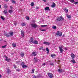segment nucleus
<instances>
[{"instance_id":"13","label":"nucleus","mask_w":78,"mask_h":78,"mask_svg":"<svg viewBox=\"0 0 78 78\" xmlns=\"http://www.w3.org/2000/svg\"><path fill=\"white\" fill-rule=\"evenodd\" d=\"M71 57L72 59H74V58H75V55L73 54L72 53L71 55Z\"/></svg>"},{"instance_id":"6","label":"nucleus","mask_w":78,"mask_h":78,"mask_svg":"<svg viewBox=\"0 0 78 78\" xmlns=\"http://www.w3.org/2000/svg\"><path fill=\"white\" fill-rule=\"evenodd\" d=\"M43 44L47 45H50V43L47 41H44V42Z\"/></svg>"},{"instance_id":"42","label":"nucleus","mask_w":78,"mask_h":78,"mask_svg":"<svg viewBox=\"0 0 78 78\" xmlns=\"http://www.w3.org/2000/svg\"><path fill=\"white\" fill-rule=\"evenodd\" d=\"M16 71L17 72H20V69H16Z\"/></svg>"},{"instance_id":"22","label":"nucleus","mask_w":78,"mask_h":78,"mask_svg":"<svg viewBox=\"0 0 78 78\" xmlns=\"http://www.w3.org/2000/svg\"><path fill=\"white\" fill-rule=\"evenodd\" d=\"M25 64V63L24 62H21V63L20 64V66H23Z\"/></svg>"},{"instance_id":"40","label":"nucleus","mask_w":78,"mask_h":78,"mask_svg":"<svg viewBox=\"0 0 78 78\" xmlns=\"http://www.w3.org/2000/svg\"><path fill=\"white\" fill-rule=\"evenodd\" d=\"M65 10L66 12H68V9H66Z\"/></svg>"},{"instance_id":"57","label":"nucleus","mask_w":78,"mask_h":78,"mask_svg":"<svg viewBox=\"0 0 78 78\" xmlns=\"http://www.w3.org/2000/svg\"><path fill=\"white\" fill-rule=\"evenodd\" d=\"M1 5H0V8H1Z\"/></svg>"},{"instance_id":"31","label":"nucleus","mask_w":78,"mask_h":78,"mask_svg":"<svg viewBox=\"0 0 78 78\" xmlns=\"http://www.w3.org/2000/svg\"><path fill=\"white\" fill-rule=\"evenodd\" d=\"M52 28H53V29H54V30H55V29H56V27L55 26H53L52 27Z\"/></svg>"},{"instance_id":"32","label":"nucleus","mask_w":78,"mask_h":78,"mask_svg":"<svg viewBox=\"0 0 78 78\" xmlns=\"http://www.w3.org/2000/svg\"><path fill=\"white\" fill-rule=\"evenodd\" d=\"M1 19H2V20H5V18H4V17H3V16H1Z\"/></svg>"},{"instance_id":"24","label":"nucleus","mask_w":78,"mask_h":78,"mask_svg":"<svg viewBox=\"0 0 78 78\" xmlns=\"http://www.w3.org/2000/svg\"><path fill=\"white\" fill-rule=\"evenodd\" d=\"M69 2L74 4V2H75V1H74V0H71L69 1Z\"/></svg>"},{"instance_id":"33","label":"nucleus","mask_w":78,"mask_h":78,"mask_svg":"<svg viewBox=\"0 0 78 78\" xmlns=\"http://www.w3.org/2000/svg\"><path fill=\"white\" fill-rule=\"evenodd\" d=\"M46 51H48L47 53H49V49H48V48H47L46 49Z\"/></svg>"},{"instance_id":"27","label":"nucleus","mask_w":78,"mask_h":78,"mask_svg":"<svg viewBox=\"0 0 78 78\" xmlns=\"http://www.w3.org/2000/svg\"><path fill=\"white\" fill-rule=\"evenodd\" d=\"M71 61L72 62L73 64H75V63H76V62L75 61V60L74 59L72 60Z\"/></svg>"},{"instance_id":"21","label":"nucleus","mask_w":78,"mask_h":78,"mask_svg":"<svg viewBox=\"0 0 78 78\" xmlns=\"http://www.w3.org/2000/svg\"><path fill=\"white\" fill-rule=\"evenodd\" d=\"M9 13H10V14H11L12 12V10L9 9Z\"/></svg>"},{"instance_id":"23","label":"nucleus","mask_w":78,"mask_h":78,"mask_svg":"<svg viewBox=\"0 0 78 78\" xmlns=\"http://www.w3.org/2000/svg\"><path fill=\"white\" fill-rule=\"evenodd\" d=\"M56 56V55L54 54H52L51 55V56L52 58H54V56Z\"/></svg>"},{"instance_id":"16","label":"nucleus","mask_w":78,"mask_h":78,"mask_svg":"<svg viewBox=\"0 0 78 78\" xmlns=\"http://www.w3.org/2000/svg\"><path fill=\"white\" fill-rule=\"evenodd\" d=\"M21 35L23 37H24V31H21Z\"/></svg>"},{"instance_id":"45","label":"nucleus","mask_w":78,"mask_h":78,"mask_svg":"<svg viewBox=\"0 0 78 78\" xmlns=\"http://www.w3.org/2000/svg\"><path fill=\"white\" fill-rule=\"evenodd\" d=\"M13 67H14V68H15V69H16V68H17L16 65H13Z\"/></svg>"},{"instance_id":"36","label":"nucleus","mask_w":78,"mask_h":78,"mask_svg":"<svg viewBox=\"0 0 78 78\" xmlns=\"http://www.w3.org/2000/svg\"><path fill=\"white\" fill-rule=\"evenodd\" d=\"M26 19L27 20H30V17H28V16H26Z\"/></svg>"},{"instance_id":"25","label":"nucleus","mask_w":78,"mask_h":78,"mask_svg":"<svg viewBox=\"0 0 78 78\" xmlns=\"http://www.w3.org/2000/svg\"><path fill=\"white\" fill-rule=\"evenodd\" d=\"M4 14H7V13H8V12H7V9L4 10Z\"/></svg>"},{"instance_id":"43","label":"nucleus","mask_w":78,"mask_h":78,"mask_svg":"<svg viewBox=\"0 0 78 78\" xmlns=\"http://www.w3.org/2000/svg\"><path fill=\"white\" fill-rule=\"evenodd\" d=\"M74 4H75V5H78V2H74Z\"/></svg>"},{"instance_id":"39","label":"nucleus","mask_w":78,"mask_h":78,"mask_svg":"<svg viewBox=\"0 0 78 78\" xmlns=\"http://www.w3.org/2000/svg\"><path fill=\"white\" fill-rule=\"evenodd\" d=\"M49 64L51 65V66H54V64H53V62H51L49 63Z\"/></svg>"},{"instance_id":"53","label":"nucleus","mask_w":78,"mask_h":78,"mask_svg":"<svg viewBox=\"0 0 78 78\" xmlns=\"http://www.w3.org/2000/svg\"><path fill=\"white\" fill-rule=\"evenodd\" d=\"M10 9H12V6H10Z\"/></svg>"},{"instance_id":"46","label":"nucleus","mask_w":78,"mask_h":78,"mask_svg":"<svg viewBox=\"0 0 78 78\" xmlns=\"http://www.w3.org/2000/svg\"><path fill=\"white\" fill-rule=\"evenodd\" d=\"M30 41H31V40H33V37H31L30 39Z\"/></svg>"},{"instance_id":"19","label":"nucleus","mask_w":78,"mask_h":78,"mask_svg":"<svg viewBox=\"0 0 78 78\" xmlns=\"http://www.w3.org/2000/svg\"><path fill=\"white\" fill-rule=\"evenodd\" d=\"M34 59L35 61V62H37V61L39 60V59H37V58H34Z\"/></svg>"},{"instance_id":"11","label":"nucleus","mask_w":78,"mask_h":78,"mask_svg":"<svg viewBox=\"0 0 78 78\" xmlns=\"http://www.w3.org/2000/svg\"><path fill=\"white\" fill-rule=\"evenodd\" d=\"M9 33L10 35V36L11 37H12V36H13V32H9Z\"/></svg>"},{"instance_id":"8","label":"nucleus","mask_w":78,"mask_h":78,"mask_svg":"<svg viewBox=\"0 0 78 78\" xmlns=\"http://www.w3.org/2000/svg\"><path fill=\"white\" fill-rule=\"evenodd\" d=\"M31 25L32 27L33 28H36L37 27V26L36 24H32Z\"/></svg>"},{"instance_id":"17","label":"nucleus","mask_w":78,"mask_h":78,"mask_svg":"<svg viewBox=\"0 0 78 78\" xmlns=\"http://www.w3.org/2000/svg\"><path fill=\"white\" fill-rule=\"evenodd\" d=\"M34 44H38V41L36 40H35L34 41Z\"/></svg>"},{"instance_id":"44","label":"nucleus","mask_w":78,"mask_h":78,"mask_svg":"<svg viewBox=\"0 0 78 78\" xmlns=\"http://www.w3.org/2000/svg\"><path fill=\"white\" fill-rule=\"evenodd\" d=\"M4 8H5V9H6V8H7V6H6V5H4Z\"/></svg>"},{"instance_id":"29","label":"nucleus","mask_w":78,"mask_h":78,"mask_svg":"<svg viewBox=\"0 0 78 78\" xmlns=\"http://www.w3.org/2000/svg\"><path fill=\"white\" fill-rule=\"evenodd\" d=\"M12 45L13 47H16V44L14 43H13L12 44Z\"/></svg>"},{"instance_id":"56","label":"nucleus","mask_w":78,"mask_h":78,"mask_svg":"<svg viewBox=\"0 0 78 78\" xmlns=\"http://www.w3.org/2000/svg\"><path fill=\"white\" fill-rule=\"evenodd\" d=\"M2 77V75H0V78H1Z\"/></svg>"},{"instance_id":"9","label":"nucleus","mask_w":78,"mask_h":78,"mask_svg":"<svg viewBox=\"0 0 78 78\" xmlns=\"http://www.w3.org/2000/svg\"><path fill=\"white\" fill-rule=\"evenodd\" d=\"M51 6L52 8H55L56 7V4L54 2H53L52 4L51 5Z\"/></svg>"},{"instance_id":"50","label":"nucleus","mask_w":78,"mask_h":78,"mask_svg":"<svg viewBox=\"0 0 78 78\" xmlns=\"http://www.w3.org/2000/svg\"><path fill=\"white\" fill-rule=\"evenodd\" d=\"M4 0L6 2H9V0Z\"/></svg>"},{"instance_id":"52","label":"nucleus","mask_w":78,"mask_h":78,"mask_svg":"<svg viewBox=\"0 0 78 78\" xmlns=\"http://www.w3.org/2000/svg\"><path fill=\"white\" fill-rule=\"evenodd\" d=\"M64 48L66 50H67V48Z\"/></svg>"},{"instance_id":"5","label":"nucleus","mask_w":78,"mask_h":78,"mask_svg":"<svg viewBox=\"0 0 78 78\" xmlns=\"http://www.w3.org/2000/svg\"><path fill=\"white\" fill-rule=\"evenodd\" d=\"M48 75L50 78H53V75L51 73H48Z\"/></svg>"},{"instance_id":"12","label":"nucleus","mask_w":78,"mask_h":78,"mask_svg":"<svg viewBox=\"0 0 78 78\" xmlns=\"http://www.w3.org/2000/svg\"><path fill=\"white\" fill-rule=\"evenodd\" d=\"M5 61H8V62H9V60H10V59L9 58H8V57L6 56L5 57Z\"/></svg>"},{"instance_id":"18","label":"nucleus","mask_w":78,"mask_h":78,"mask_svg":"<svg viewBox=\"0 0 78 78\" xmlns=\"http://www.w3.org/2000/svg\"><path fill=\"white\" fill-rule=\"evenodd\" d=\"M58 71L59 73H61V72H62V69H58Z\"/></svg>"},{"instance_id":"4","label":"nucleus","mask_w":78,"mask_h":78,"mask_svg":"<svg viewBox=\"0 0 78 78\" xmlns=\"http://www.w3.org/2000/svg\"><path fill=\"white\" fill-rule=\"evenodd\" d=\"M57 35H58L59 36H62V32L58 31L57 32Z\"/></svg>"},{"instance_id":"58","label":"nucleus","mask_w":78,"mask_h":78,"mask_svg":"<svg viewBox=\"0 0 78 78\" xmlns=\"http://www.w3.org/2000/svg\"><path fill=\"white\" fill-rule=\"evenodd\" d=\"M21 1H23V0H20Z\"/></svg>"},{"instance_id":"15","label":"nucleus","mask_w":78,"mask_h":78,"mask_svg":"<svg viewBox=\"0 0 78 78\" xmlns=\"http://www.w3.org/2000/svg\"><path fill=\"white\" fill-rule=\"evenodd\" d=\"M25 55V53H20V55L22 57H23Z\"/></svg>"},{"instance_id":"20","label":"nucleus","mask_w":78,"mask_h":78,"mask_svg":"<svg viewBox=\"0 0 78 78\" xmlns=\"http://www.w3.org/2000/svg\"><path fill=\"white\" fill-rule=\"evenodd\" d=\"M22 67L23 68V69H25V68H26V67H27L28 66H27V65L24 64V65L22 66Z\"/></svg>"},{"instance_id":"10","label":"nucleus","mask_w":78,"mask_h":78,"mask_svg":"<svg viewBox=\"0 0 78 78\" xmlns=\"http://www.w3.org/2000/svg\"><path fill=\"white\" fill-rule=\"evenodd\" d=\"M36 53L35 52H33L32 55V56H36Z\"/></svg>"},{"instance_id":"28","label":"nucleus","mask_w":78,"mask_h":78,"mask_svg":"<svg viewBox=\"0 0 78 78\" xmlns=\"http://www.w3.org/2000/svg\"><path fill=\"white\" fill-rule=\"evenodd\" d=\"M41 27L42 28H43V27H47V25H42L41 26Z\"/></svg>"},{"instance_id":"48","label":"nucleus","mask_w":78,"mask_h":78,"mask_svg":"<svg viewBox=\"0 0 78 78\" xmlns=\"http://www.w3.org/2000/svg\"><path fill=\"white\" fill-rule=\"evenodd\" d=\"M36 9H39V7H36Z\"/></svg>"},{"instance_id":"41","label":"nucleus","mask_w":78,"mask_h":78,"mask_svg":"<svg viewBox=\"0 0 78 78\" xmlns=\"http://www.w3.org/2000/svg\"><path fill=\"white\" fill-rule=\"evenodd\" d=\"M6 45H5L2 46V48H6Z\"/></svg>"},{"instance_id":"26","label":"nucleus","mask_w":78,"mask_h":78,"mask_svg":"<svg viewBox=\"0 0 78 78\" xmlns=\"http://www.w3.org/2000/svg\"><path fill=\"white\" fill-rule=\"evenodd\" d=\"M20 62L19 61H17L16 62V64H17V65H19V64H20Z\"/></svg>"},{"instance_id":"55","label":"nucleus","mask_w":78,"mask_h":78,"mask_svg":"<svg viewBox=\"0 0 78 78\" xmlns=\"http://www.w3.org/2000/svg\"><path fill=\"white\" fill-rule=\"evenodd\" d=\"M44 2H46V1H47V0H43Z\"/></svg>"},{"instance_id":"2","label":"nucleus","mask_w":78,"mask_h":78,"mask_svg":"<svg viewBox=\"0 0 78 78\" xmlns=\"http://www.w3.org/2000/svg\"><path fill=\"white\" fill-rule=\"evenodd\" d=\"M56 20L57 21H60L61 20H63L64 18L62 16H61L60 17L57 18Z\"/></svg>"},{"instance_id":"35","label":"nucleus","mask_w":78,"mask_h":78,"mask_svg":"<svg viewBox=\"0 0 78 78\" xmlns=\"http://www.w3.org/2000/svg\"><path fill=\"white\" fill-rule=\"evenodd\" d=\"M67 17L69 18V19H70V18H71V16H70V15H67Z\"/></svg>"},{"instance_id":"54","label":"nucleus","mask_w":78,"mask_h":78,"mask_svg":"<svg viewBox=\"0 0 78 78\" xmlns=\"http://www.w3.org/2000/svg\"><path fill=\"white\" fill-rule=\"evenodd\" d=\"M34 78H36V76H35V75H34Z\"/></svg>"},{"instance_id":"47","label":"nucleus","mask_w":78,"mask_h":78,"mask_svg":"<svg viewBox=\"0 0 78 78\" xmlns=\"http://www.w3.org/2000/svg\"><path fill=\"white\" fill-rule=\"evenodd\" d=\"M30 42H31L33 44H34V41H33L32 40L30 41Z\"/></svg>"},{"instance_id":"38","label":"nucleus","mask_w":78,"mask_h":78,"mask_svg":"<svg viewBox=\"0 0 78 78\" xmlns=\"http://www.w3.org/2000/svg\"><path fill=\"white\" fill-rule=\"evenodd\" d=\"M26 25V24H25V23H23L21 24L22 26H25Z\"/></svg>"},{"instance_id":"37","label":"nucleus","mask_w":78,"mask_h":78,"mask_svg":"<svg viewBox=\"0 0 78 78\" xmlns=\"http://www.w3.org/2000/svg\"><path fill=\"white\" fill-rule=\"evenodd\" d=\"M34 69H32V71L31 72V73H34Z\"/></svg>"},{"instance_id":"49","label":"nucleus","mask_w":78,"mask_h":78,"mask_svg":"<svg viewBox=\"0 0 78 78\" xmlns=\"http://www.w3.org/2000/svg\"><path fill=\"white\" fill-rule=\"evenodd\" d=\"M45 63H44L42 64L43 66H45Z\"/></svg>"},{"instance_id":"1","label":"nucleus","mask_w":78,"mask_h":78,"mask_svg":"<svg viewBox=\"0 0 78 78\" xmlns=\"http://www.w3.org/2000/svg\"><path fill=\"white\" fill-rule=\"evenodd\" d=\"M63 48V45H61L58 47V48L59 49L61 53H62L63 52V49H62Z\"/></svg>"},{"instance_id":"14","label":"nucleus","mask_w":78,"mask_h":78,"mask_svg":"<svg viewBox=\"0 0 78 78\" xmlns=\"http://www.w3.org/2000/svg\"><path fill=\"white\" fill-rule=\"evenodd\" d=\"M44 10L45 11H50V9L49 7H46L45 8Z\"/></svg>"},{"instance_id":"30","label":"nucleus","mask_w":78,"mask_h":78,"mask_svg":"<svg viewBox=\"0 0 78 78\" xmlns=\"http://www.w3.org/2000/svg\"><path fill=\"white\" fill-rule=\"evenodd\" d=\"M30 5H31L32 6H33L34 5V2H31L30 4Z\"/></svg>"},{"instance_id":"3","label":"nucleus","mask_w":78,"mask_h":78,"mask_svg":"<svg viewBox=\"0 0 78 78\" xmlns=\"http://www.w3.org/2000/svg\"><path fill=\"white\" fill-rule=\"evenodd\" d=\"M6 70L5 71V73H6V74L9 75V74L10 73V72H11V70L8 69V68H6Z\"/></svg>"},{"instance_id":"7","label":"nucleus","mask_w":78,"mask_h":78,"mask_svg":"<svg viewBox=\"0 0 78 78\" xmlns=\"http://www.w3.org/2000/svg\"><path fill=\"white\" fill-rule=\"evenodd\" d=\"M4 35L5 36L7 37H10V35H9L8 34H7L6 33H4Z\"/></svg>"},{"instance_id":"51","label":"nucleus","mask_w":78,"mask_h":78,"mask_svg":"<svg viewBox=\"0 0 78 78\" xmlns=\"http://www.w3.org/2000/svg\"><path fill=\"white\" fill-rule=\"evenodd\" d=\"M41 31H45V30H41Z\"/></svg>"},{"instance_id":"34","label":"nucleus","mask_w":78,"mask_h":78,"mask_svg":"<svg viewBox=\"0 0 78 78\" xmlns=\"http://www.w3.org/2000/svg\"><path fill=\"white\" fill-rule=\"evenodd\" d=\"M12 2L14 4V3H16V1H14V0H12Z\"/></svg>"}]
</instances>
